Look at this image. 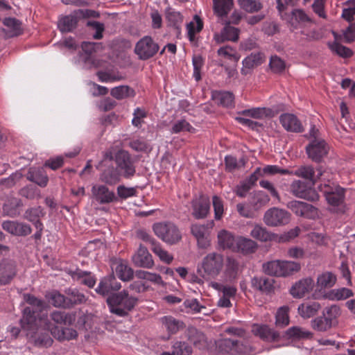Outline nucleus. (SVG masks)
Segmentation results:
<instances>
[{"mask_svg": "<svg viewBox=\"0 0 355 355\" xmlns=\"http://www.w3.org/2000/svg\"><path fill=\"white\" fill-rule=\"evenodd\" d=\"M95 291L98 295L106 297V302L110 312L120 317L127 316L138 302L137 297L130 296L125 290L117 293L113 292L116 290Z\"/></svg>", "mask_w": 355, "mask_h": 355, "instance_id": "f257e3e1", "label": "nucleus"}, {"mask_svg": "<svg viewBox=\"0 0 355 355\" xmlns=\"http://www.w3.org/2000/svg\"><path fill=\"white\" fill-rule=\"evenodd\" d=\"M24 299L31 306L24 309L19 323L24 331L34 333L37 329V320L42 322L47 318V309L42 300L33 295H24Z\"/></svg>", "mask_w": 355, "mask_h": 355, "instance_id": "f03ea898", "label": "nucleus"}, {"mask_svg": "<svg viewBox=\"0 0 355 355\" xmlns=\"http://www.w3.org/2000/svg\"><path fill=\"white\" fill-rule=\"evenodd\" d=\"M326 198L328 203L336 212L343 213L345 211V189L334 183L320 184L318 187Z\"/></svg>", "mask_w": 355, "mask_h": 355, "instance_id": "7ed1b4c3", "label": "nucleus"}, {"mask_svg": "<svg viewBox=\"0 0 355 355\" xmlns=\"http://www.w3.org/2000/svg\"><path fill=\"white\" fill-rule=\"evenodd\" d=\"M155 234L163 242L168 245H175L182 240V232L173 223L162 221L153 225Z\"/></svg>", "mask_w": 355, "mask_h": 355, "instance_id": "20e7f679", "label": "nucleus"}, {"mask_svg": "<svg viewBox=\"0 0 355 355\" xmlns=\"http://www.w3.org/2000/svg\"><path fill=\"white\" fill-rule=\"evenodd\" d=\"M47 318H45L42 322L37 320V329L34 333L30 331H26L27 336L34 338V343L37 347H48L53 344V339L51 337V325L46 322Z\"/></svg>", "mask_w": 355, "mask_h": 355, "instance_id": "39448f33", "label": "nucleus"}, {"mask_svg": "<svg viewBox=\"0 0 355 355\" xmlns=\"http://www.w3.org/2000/svg\"><path fill=\"white\" fill-rule=\"evenodd\" d=\"M116 168L121 175L125 179H131L136 173V168L130 154L124 150H119L114 155Z\"/></svg>", "mask_w": 355, "mask_h": 355, "instance_id": "423d86ee", "label": "nucleus"}, {"mask_svg": "<svg viewBox=\"0 0 355 355\" xmlns=\"http://www.w3.org/2000/svg\"><path fill=\"white\" fill-rule=\"evenodd\" d=\"M329 148L323 139L314 138L306 147L309 157L315 162H321L329 152Z\"/></svg>", "mask_w": 355, "mask_h": 355, "instance_id": "0eeeda50", "label": "nucleus"}, {"mask_svg": "<svg viewBox=\"0 0 355 355\" xmlns=\"http://www.w3.org/2000/svg\"><path fill=\"white\" fill-rule=\"evenodd\" d=\"M214 225V223L213 220L203 225L199 223L191 225V232L197 240L199 248H207L209 245V233Z\"/></svg>", "mask_w": 355, "mask_h": 355, "instance_id": "6e6552de", "label": "nucleus"}, {"mask_svg": "<svg viewBox=\"0 0 355 355\" xmlns=\"http://www.w3.org/2000/svg\"><path fill=\"white\" fill-rule=\"evenodd\" d=\"M159 50V46L148 36L141 39L136 44L135 51L141 60H148L154 56Z\"/></svg>", "mask_w": 355, "mask_h": 355, "instance_id": "1a4fd4ad", "label": "nucleus"}, {"mask_svg": "<svg viewBox=\"0 0 355 355\" xmlns=\"http://www.w3.org/2000/svg\"><path fill=\"white\" fill-rule=\"evenodd\" d=\"M291 192L296 197L310 201H316L319 198L318 193L301 180H295L291 184Z\"/></svg>", "mask_w": 355, "mask_h": 355, "instance_id": "9d476101", "label": "nucleus"}, {"mask_svg": "<svg viewBox=\"0 0 355 355\" xmlns=\"http://www.w3.org/2000/svg\"><path fill=\"white\" fill-rule=\"evenodd\" d=\"M223 266V256L217 253H209L202 260V268L205 273L211 276L217 275Z\"/></svg>", "mask_w": 355, "mask_h": 355, "instance_id": "9b49d317", "label": "nucleus"}, {"mask_svg": "<svg viewBox=\"0 0 355 355\" xmlns=\"http://www.w3.org/2000/svg\"><path fill=\"white\" fill-rule=\"evenodd\" d=\"M290 214L286 210L279 208H271L264 215V222L270 226H279L288 224Z\"/></svg>", "mask_w": 355, "mask_h": 355, "instance_id": "f8f14e48", "label": "nucleus"}, {"mask_svg": "<svg viewBox=\"0 0 355 355\" xmlns=\"http://www.w3.org/2000/svg\"><path fill=\"white\" fill-rule=\"evenodd\" d=\"M314 300L329 299L343 300L353 296L352 290H313L310 291Z\"/></svg>", "mask_w": 355, "mask_h": 355, "instance_id": "ddd939ff", "label": "nucleus"}, {"mask_svg": "<svg viewBox=\"0 0 355 355\" xmlns=\"http://www.w3.org/2000/svg\"><path fill=\"white\" fill-rule=\"evenodd\" d=\"M92 194L94 199L100 205L110 204L117 201L113 191L105 184H95L92 188Z\"/></svg>", "mask_w": 355, "mask_h": 355, "instance_id": "4468645a", "label": "nucleus"}, {"mask_svg": "<svg viewBox=\"0 0 355 355\" xmlns=\"http://www.w3.org/2000/svg\"><path fill=\"white\" fill-rule=\"evenodd\" d=\"M65 271L71 277L73 281H76L89 288H93L96 283L97 278L90 271L83 270L77 267L74 269L66 268Z\"/></svg>", "mask_w": 355, "mask_h": 355, "instance_id": "2eb2a0df", "label": "nucleus"}, {"mask_svg": "<svg viewBox=\"0 0 355 355\" xmlns=\"http://www.w3.org/2000/svg\"><path fill=\"white\" fill-rule=\"evenodd\" d=\"M288 207L297 216L306 218H315L318 215L317 209L304 202L293 200L288 202Z\"/></svg>", "mask_w": 355, "mask_h": 355, "instance_id": "dca6fc26", "label": "nucleus"}, {"mask_svg": "<svg viewBox=\"0 0 355 355\" xmlns=\"http://www.w3.org/2000/svg\"><path fill=\"white\" fill-rule=\"evenodd\" d=\"M2 24L5 26L2 28V32L6 37H17L24 32L21 21L15 17H6L3 19Z\"/></svg>", "mask_w": 355, "mask_h": 355, "instance_id": "f3484780", "label": "nucleus"}, {"mask_svg": "<svg viewBox=\"0 0 355 355\" xmlns=\"http://www.w3.org/2000/svg\"><path fill=\"white\" fill-rule=\"evenodd\" d=\"M279 123L288 132L299 133L304 131L301 121L295 114L290 113L281 114L279 116Z\"/></svg>", "mask_w": 355, "mask_h": 355, "instance_id": "a211bd4d", "label": "nucleus"}, {"mask_svg": "<svg viewBox=\"0 0 355 355\" xmlns=\"http://www.w3.org/2000/svg\"><path fill=\"white\" fill-rule=\"evenodd\" d=\"M16 275V264L12 260L5 259L0 263V285L8 284Z\"/></svg>", "mask_w": 355, "mask_h": 355, "instance_id": "6ab92c4d", "label": "nucleus"}, {"mask_svg": "<svg viewBox=\"0 0 355 355\" xmlns=\"http://www.w3.org/2000/svg\"><path fill=\"white\" fill-rule=\"evenodd\" d=\"M132 262L135 266L150 268L154 265L152 255L147 248L140 245L136 253L132 256Z\"/></svg>", "mask_w": 355, "mask_h": 355, "instance_id": "aec40b11", "label": "nucleus"}, {"mask_svg": "<svg viewBox=\"0 0 355 355\" xmlns=\"http://www.w3.org/2000/svg\"><path fill=\"white\" fill-rule=\"evenodd\" d=\"M240 30L237 28L226 24L219 33H215L214 40L217 44L226 41L237 42L239 38Z\"/></svg>", "mask_w": 355, "mask_h": 355, "instance_id": "412c9836", "label": "nucleus"}, {"mask_svg": "<svg viewBox=\"0 0 355 355\" xmlns=\"http://www.w3.org/2000/svg\"><path fill=\"white\" fill-rule=\"evenodd\" d=\"M3 229L8 233L24 236L31 233V227L29 225L17 221L6 220L2 223Z\"/></svg>", "mask_w": 355, "mask_h": 355, "instance_id": "4be33fe9", "label": "nucleus"}, {"mask_svg": "<svg viewBox=\"0 0 355 355\" xmlns=\"http://www.w3.org/2000/svg\"><path fill=\"white\" fill-rule=\"evenodd\" d=\"M252 332L264 341L275 342L280 338L279 333L274 331L267 324H254L252 327Z\"/></svg>", "mask_w": 355, "mask_h": 355, "instance_id": "5701e85b", "label": "nucleus"}, {"mask_svg": "<svg viewBox=\"0 0 355 355\" xmlns=\"http://www.w3.org/2000/svg\"><path fill=\"white\" fill-rule=\"evenodd\" d=\"M105 168L101 169L102 172L100 175V180L105 184L110 186L116 184L121 180V173L116 167L112 164L103 166Z\"/></svg>", "mask_w": 355, "mask_h": 355, "instance_id": "b1692460", "label": "nucleus"}, {"mask_svg": "<svg viewBox=\"0 0 355 355\" xmlns=\"http://www.w3.org/2000/svg\"><path fill=\"white\" fill-rule=\"evenodd\" d=\"M188 340L191 343L196 347L203 349L207 345V337L205 334L196 327L190 326L185 331Z\"/></svg>", "mask_w": 355, "mask_h": 355, "instance_id": "393cba45", "label": "nucleus"}, {"mask_svg": "<svg viewBox=\"0 0 355 355\" xmlns=\"http://www.w3.org/2000/svg\"><path fill=\"white\" fill-rule=\"evenodd\" d=\"M192 215L196 219L205 218L209 213L210 203L209 200L199 198L193 200L191 203Z\"/></svg>", "mask_w": 355, "mask_h": 355, "instance_id": "a878e982", "label": "nucleus"}, {"mask_svg": "<svg viewBox=\"0 0 355 355\" xmlns=\"http://www.w3.org/2000/svg\"><path fill=\"white\" fill-rule=\"evenodd\" d=\"M26 178L41 187H45L49 182L48 175L42 168H31Z\"/></svg>", "mask_w": 355, "mask_h": 355, "instance_id": "bb28decb", "label": "nucleus"}, {"mask_svg": "<svg viewBox=\"0 0 355 355\" xmlns=\"http://www.w3.org/2000/svg\"><path fill=\"white\" fill-rule=\"evenodd\" d=\"M292 174L310 180L312 184H314L317 180L323 175V173H322L320 170H319L318 174L315 175V170L311 166H301L293 172Z\"/></svg>", "mask_w": 355, "mask_h": 355, "instance_id": "cd10ccee", "label": "nucleus"}, {"mask_svg": "<svg viewBox=\"0 0 355 355\" xmlns=\"http://www.w3.org/2000/svg\"><path fill=\"white\" fill-rule=\"evenodd\" d=\"M161 322L169 334H175L185 327V324L182 321L175 319L171 315L162 317Z\"/></svg>", "mask_w": 355, "mask_h": 355, "instance_id": "c85d7f7f", "label": "nucleus"}, {"mask_svg": "<svg viewBox=\"0 0 355 355\" xmlns=\"http://www.w3.org/2000/svg\"><path fill=\"white\" fill-rule=\"evenodd\" d=\"M218 244L223 249L236 250V239L234 235L225 230H223L218 234Z\"/></svg>", "mask_w": 355, "mask_h": 355, "instance_id": "c756f323", "label": "nucleus"}, {"mask_svg": "<svg viewBox=\"0 0 355 355\" xmlns=\"http://www.w3.org/2000/svg\"><path fill=\"white\" fill-rule=\"evenodd\" d=\"M166 18L168 26L173 27L177 34L180 33L181 26L183 22V17L180 12L173 9L168 8L166 12Z\"/></svg>", "mask_w": 355, "mask_h": 355, "instance_id": "7c9ffc66", "label": "nucleus"}, {"mask_svg": "<svg viewBox=\"0 0 355 355\" xmlns=\"http://www.w3.org/2000/svg\"><path fill=\"white\" fill-rule=\"evenodd\" d=\"M51 334L59 340H69L74 339L78 336L77 331L69 327H55L51 329Z\"/></svg>", "mask_w": 355, "mask_h": 355, "instance_id": "2f4dec72", "label": "nucleus"}, {"mask_svg": "<svg viewBox=\"0 0 355 355\" xmlns=\"http://www.w3.org/2000/svg\"><path fill=\"white\" fill-rule=\"evenodd\" d=\"M313 334L304 329L294 326L290 327L285 331V337L294 340L309 339L312 338Z\"/></svg>", "mask_w": 355, "mask_h": 355, "instance_id": "473e14b6", "label": "nucleus"}, {"mask_svg": "<svg viewBox=\"0 0 355 355\" xmlns=\"http://www.w3.org/2000/svg\"><path fill=\"white\" fill-rule=\"evenodd\" d=\"M214 12L220 17L227 16L232 10L233 0H213Z\"/></svg>", "mask_w": 355, "mask_h": 355, "instance_id": "72a5a7b5", "label": "nucleus"}, {"mask_svg": "<svg viewBox=\"0 0 355 355\" xmlns=\"http://www.w3.org/2000/svg\"><path fill=\"white\" fill-rule=\"evenodd\" d=\"M336 280V276L334 273L324 272L318 275L317 285L320 288H330L335 285Z\"/></svg>", "mask_w": 355, "mask_h": 355, "instance_id": "f704fd0d", "label": "nucleus"}, {"mask_svg": "<svg viewBox=\"0 0 355 355\" xmlns=\"http://www.w3.org/2000/svg\"><path fill=\"white\" fill-rule=\"evenodd\" d=\"M257 245L256 242L252 239L239 237L236 239V250L243 252V253H252L257 249Z\"/></svg>", "mask_w": 355, "mask_h": 355, "instance_id": "c9c22d12", "label": "nucleus"}, {"mask_svg": "<svg viewBox=\"0 0 355 355\" xmlns=\"http://www.w3.org/2000/svg\"><path fill=\"white\" fill-rule=\"evenodd\" d=\"M236 340L231 338H222L217 341L216 346L219 352L222 354H235Z\"/></svg>", "mask_w": 355, "mask_h": 355, "instance_id": "e433bc0d", "label": "nucleus"}, {"mask_svg": "<svg viewBox=\"0 0 355 355\" xmlns=\"http://www.w3.org/2000/svg\"><path fill=\"white\" fill-rule=\"evenodd\" d=\"M252 284L254 288H277L272 277H254L252 279Z\"/></svg>", "mask_w": 355, "mask_h": 355, "instance_id": "4c0bfd02", "label": "nucleus"}, {"mask_svg": "<svg viewBox=\"0 0 355 355\" xmlns=\"http://www.w3.org/2000/svg\"><path fill=\"white\" fill-rule=\"evenodd\" d=\"M213 98L223 107H230L234 104V95L229 92H215L213 93Z\"/></svg>", "mask_w": 355, "mask_h": 355, "instance_id": "58836bf2", "label": "nucleus"}, {"mask_svg": "<svg viewBox=\"0 0 355 355\" xmlns=\"http://www.w3.org/2000/svg\"><path fill=\"white\" fill-rule=\"evenodd\" d=\"M250 235L261 241H268L275 239V234H271L267 230L260 225H255L250 232Z\"/></svg>", "mask_w": 355, "mask_h": 355, "instance_id": "ea45409f", "label": "nucleus"}, {"mask_svg": "<svg viewBox=\"0 0 355 355\" xmlns=\"http://www.w3.org/2000/svg\"><path fill=\"white\" fill-rule=\"evenodd\" d=\"M341 18L348 23L354 22L355 16V0H347L343 3Z\"/></svg>", "mask_w": 355, "mask_h": 355, "instance_id": "a19ab883", "label": "nucleus"}, {"mask_svg": "<svg viewBox=\"0 0 355 355\" xmlns=\"http://www.w3.org/2000/svg\"><path fill=\"white\" fill-rule=\"evenodd\" d=\"M115 272L118 277L123 282L129 281L133 277L132 268L122 261L116 263Z\"/></svg>", "mask_w": 355, "mask_h": 355, "instance_id": "79ce46f5", "label": "nucleus"}, {"mask_svg": "<svg viewBox=\"0 0 355 355\" xmlns=\"http://www.w3.org/2000/svg\"><path fill=\"white\" fill-rule=\"evenodd\" d=\"M111 95L117 100H122L135 96V92L127 85H121L112 89Z\"/></svg>", "mask_w": 355, "mask_h": 355, "instance_id": "37998d69", "label": "nucleus"}, {"mask_svg": "<svg viewBox=\"0 0 355 355\" xmlns=\"http://www.w3.org/2000/svg\"><path fill=\"white\" fill-rule=\"evenodd\" d=\"M311 22V18L301 9H295L292 12L291 23L295 28H297V25L304 24Z\"/></svg>", "mask_w": 355, "mask_h": 355, "instance_id": "c03bdc74", "label": "nucleus"}, {"mask_svg": "<svg viewBox=\"0 0 355 355\" xmlns=\"http://www.w3.org/2000/svg\"><path fill=\"white\" fill-rule=\"evenodd\" d=\"M301 268L300 264L295 261H281L280 277H286L298 272Z\"/></svg>", "mask_w": 355, "mask_h": 355, "instance_id": "a18cd8bd", "label": "nucleus"}, {"mask_svg": "<svg viewBox=\"0 0 355 355\" xmlns=\"http://www.w3.org/2000/svg\"><path fill=\"white\" fill-rule=\"evenodd\" d=\"M328 46L332 52L340 57L348 58L353 55V51L349 48L343 46L337 42L329 43Z\"/></svg>", "mask_w": 355, "mask_h": 355, "instance_id": "49530a36", "label": "nucleus"}, {"mask_svg": "<svg viewBox=\"0 0 355 355\" xmlns=\"http://www.w3.org/2000/svg\"><path fill=\"white\" fill-rule=\"evenodd\" d=\"M51 318L56 324L70 325L75 320L74 315L65 313L64 311H53L51 313Z\"/></svg>", "mask_w": 355, "mask_h": 355, "instance_id": "de8ad7c7", "label": "nucleus"}, {"mask_svg": "<svg viewBox=\"0 0 355 355\" xmlns=\"http://www.w3.org/2000/svg\"><path fill=\"white\" fill-rule=\"evenodd\" d=\"M77 18L73 15L62 17L58 23V28L62 32H71L76 28Z\"/></svg>", "mask_w": 355, "mask_h": 355, "instance_id": "09e8293b", "label": "nucleus"}, {"mask_svg": "<svg viewBox=\"0 0 355 355\" xmlns=\"http://www.w3.org/2000/svg\"><path fill=\"white\" fill-rule=\"evenodd\" d=\"M269 201L270 198L268 194H266L264 191H258L254 192L252 198L251 204L253 205L255 209H259L266 206Z\"/></svg>", "mask_w": 355, "mask_h": 355, "instance_id": "8fccbe9b", "label": "nucleus"}, {"mask_svg": "<svg viewBox=\"0 0 355 355\" xmlns=\"http://www.w3.org/2000/svg\"><path fill=\"white\" fill-rule=\"evenodd\" d=\"M194 20L195 21H191L188 24L187 27L190 41H193L196 34L200 32L203 28V22L198 15L194 17Z\"/></svg>", "mask_w": 355, "mask_h": 355, "instance_id": "3c124183", "label": "nucleus"}, {"mask_svg": "<svg viewBox=\"0 0 355 355\" xmlns=\"http://www.w3.org/2000/svg\"><path fill=\"white\" fill-rule=\"evenodd\" d=\"M288 311L289 308L287 306L279 308L275 315V324L277 327H284L289 324Z\"/></svg>", "mask_w": 355, "mask_h": 355, "instance_id": "603ef678", "label": "nucleus"}, {"mask_svg": "<svg viewBox=\"0 0 355 355\" xmlns=\"http://www.w3.org/2000/svg\"><path fill=\"white\" fill-rule=\"evenodd\" d=\"M217 53L219 56L224 57L234 62H237L240 59V55L236 49L229 45L220 47Z\"/></svg>", "mask_w": 355, "mask_h": 355, "instance_id": "864d4df0", "label": "nucleus"}, {"mask_svg": "<svg viewBox=\"0 0 355 355\" xmlns=\"http://www.w3.org/2000/svg\"><path fill=\"white\" fill-rule=\"evenodd\" d=\"M331 318H326L324 312L322 317H318L312 322V327L314 329L320 331H325L331 327Z\"/></svg>", "mask_w": 355, "mask_h": 355, "instance_id": "5fc2aeb1", "label": "nucleus"}, {"mask_svg": "<svg viewBox=\"0 0 355 355\" xmlns=\"http://www.w3.org/2000/svg\"><path fill=\"white\" fill-rule=\"evenodd\" d=\"M242 9L248 12H255L262 8L261 3L258 0H238Z\"/></svg>", "mask_w": 355, "mask_h": 355, "instance_id": "6e6d98bb", "label": "nucleus"}, {"mask_svg": "<svg viewBox=\"0 0 355 355\" xmlns=\"http://www.w3.org/2000/svg\"><path fill=\"white\" fill-rule=\"evenodd\" d=\"M320 309V305L317 302L306 306L301 304L298 307V312L304 318H310L313 316Z\"/></svg>", "mask_w": 355, "mask_h": 355, "instance_id": "4d7b16f0", "label": "nucleus"}, {"mask_svg": "<svg viewBox=\"0 0 355 355\" xmlns=\"http://www.w3.org/2000/svg\"><path fill=\"white\" fill-rule=\"evenodd\" d=\"M152 251L160 259V260L166 263H170L173 257L166 250L162 248L159 243H153L151 248Z\"/></svg>", "mask_w": 355, "mask_h": 355, "instance_id": "13d9d810", "label": "nucleus"}, {"mask_svg": "<svg viewBox=\"0 0 355 355\" xmlns=\"http://www.w3.org/2000/svg\"><path fill=\"white\" fill-rule=\"evenodd\" d=\"M263 62V57L261 53H252L243 60V64L245 68L252 69L260 65Z\"/></svg>", "mask_w": 355, "mask_h": 355, "instance_id": "bf43d9fd", "label": "nucleus"}, {"mask_svg": "<svg viewBox=\"0 0 355 355\" xmlns=\"http://www.w3.org/2000/svg\"><path fill=\"white\" fill-rule=\"evenodd\" d=\"M264 272L270 276L280 277L281 261L275 260L268 261L263 266Z\"/></svg>", "mask_w": 355, "mask_h": 355, "instance_id": "052dcab7", "label": "nucleus"}, {"mask_svg": "<svg viewBox=\"0 0 355 355\" xmlns=\"http://www.w3.org/2000/svg\"><path fill=\"white\" fill-rule=\"evenodd\" d=\"M136 275L141 279L146 280V282H151L155 283L157 286H163V282L160 275L151 273L144 270H139L137 272Z\"/></svg>", "mask_w": 355, "mask_h": 355, "instance_id": "680f3d73", "label": "nucleus"}, {"mask_svg": "<svg viewBox=\"0 0 355 355\" xmlns=\"http://www.w3.org/2000/svg\"><path fill=\"white\" fill-rule=\"evenodd\" d=\"M121 284L116 282L114 275L110 274L101 279L97 288H121Z\"/></svg>", "mask_w": 355, "mask_h": 355, "instance_id": "e2e57ef3", "label": "nucleus"}, {"mask_svg": "<svg viewBox=\"0 0 355 355\" xmlns=\"http://www.w3.org/2000/svg\"><path fill=\"white\" fill-rule=\"evenodd\" d=\"M270 110L265 107H254L243 110L241 114L255 119H261L269 114Z\"/></svg>", "mask_w": 355, "mask_h": 355, "instance_id": "0e129e2a", "label": "nucleus"}, {"mask_svg": "<svg viewBox=\"0 0 355 355\" xmlns=\"http://www.w3.org/2000/svg\"><path fill=\"white\" fill-rule=\"evenodd\" d=\"M129 146L137 152H147L150 150L149 144L143 138L132 139L130 141Z\"/></svg>", "mask_w": 355, "mask_h": 355, "instance_id": "69168bd1", "label": "nucleus"}, {"mask_svg": "<svg viewBox=\"0 0 355 355\" xmlns=\"http://www.w3.org/2000/svg\"><path fill=\"white\" fill-rule=\"evenodd\" d=\"M19 194L27 199H35L40 197V190L34 185H28L20 189Z\"/></svg>", "mask_w": 355, "mask_h": 355, "instance_id": "338daca9", "label": "nucleus"}, {"mask_svg": "<svg viewBox=\"0 0 355 355\" xmlns=\"http://www.w3.org/2000/svg\"><path fill=\"white\" fill-rule=\"evenodd\" d=\"M175 355H191L192 348L185 342L178 341L173 345Z\"/></svg>", "mask_w": 355, "mask_h": 355, "instance_id": "774afa93", "label": "nucleus"}]
</instances>
